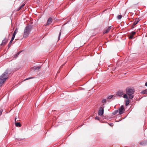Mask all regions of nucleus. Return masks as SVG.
<instances>
[{
	"instance_id": "1",
	"label": "nucleus",
	"mask_w": 147,
	"mask_h": 147,
	"mask_svg": "<svg viewBox=\"0 0 147 147\" xmlns=\"http://www.w3.org/2000/svg\"><path fill=\"white\" fill-rule=\"evenodd\" d=\"M8 72L7 71L4 73L0 76V86H1L8 78Z\"/></svg>"
},
{
	"instance_id": "2",
	"label": "nucleus",
	"mask_w": 147,
	"mask_h": 147,
	"mask_svg": "<svg viewBox=\"0 0 147 147\" xmlns=\"http://www.w3.org/2000/svg\"><path fill=\"white\" fill-rule=\"evenodd\" d=\"M32 27L30 25L26 26L24 31L23 37L26 38L30 34L32 30Z\"/></svg>"
},
{
	"instance_id": "3",
	"label": "nucleus",
	"mask_w": 147,
	"mask_h": 147,
	"mask_svg": "<svg viewBox=\"0 0 147 147\" xmlns=\"http://www.w3.org/2000/svg\"><path fill=\"white\" fill-rule=\"evenodd\" d=\"M126 90L128 95L133 94L134 92V89L131 88H127L126 89Z\"/></svg>"
},
{
	"instance_id": "4",
	"label": "nucleus",
	"mask_w": 147,
	"mask_h": 147,
	"mask_svg": "<svg viewBox=\"0 0 147 147\" xmlns=\"http://www.w3.org/2000/svg\"><path fill=\"white\" fill-rule=\"evenodd\" d=\"M104 113V107H100L99 110L98 115L100 116L103 115Z\"/></svg>"
},
{
	"instance_id": "5",
	"label": "nucleus",
	"mask_w": 147,
	"mask_h": 147,
	"mask_svg": "<svg viewBox=\"0 0 147 147\" xmlns=\"http://www.w3.org/2000/svg\"><path fill=\"white\" fill-rule=\"evenodd\" d=\"M17 32H18V31L17 30V29H16L14 31V33L13 34L12 38L11 39V40L10 41L9 44H11V43L12 42V41H13V39L15 38V37L16 35V34Z\"/></svg>"
},
{
	"instance_id": "6",
	"label": "nucleus",
	"mask_w": 147,
	"mask_h": 147,
	"mask_svg": "<svg viewBox=\"0 0 147 147\" xmlns=\"http://www.w3.org/2000/svg\"><path fill=\"white\" fill-rule=\"evenodd\" d=\"M124 111L123 106L122 105L119 109V112L120 114H121L123 113Z\"/></svg>"
},
{
	"instance_id": "7",
	"label": "nucleus",
	"mask_w": 147,
	"mask_h": 147,
	"mask_svg": "<svg viewBox=\"0 0 147 147\" xmlns=\"http://www.w3.org/2000/svg\"><path fill=\"white\" fill-rule=\"evenodd\" d=\"M123 94V91L121 90H120L117 92V95L119 96H122Z\"/></svg>"
},
{
	"instance_id": "8",
	"label": "nucleus",
	"mask_w": 147,
	"mask_h": 147,
	"mask_svg": "<svg viewBox=\"0 0 147 147\" xmlns=\"http://www.w3.org/2000/svg\"><path fill=\"white\" fill-rule=\"evenodd\" d=\"M140 20L138 18H137L135 20V21L134 22L132 26H134L138 23L139 22Z\"/></svg>"
},
{
	"instance_id": "9",
	"label": "nucleus",
	"mask_w": 147,
	"mask_h": 147,
	"mask_svg": "<svg viewBox=\"0 0 147 147\" xmlns=\"http://www.w3.org/2000/svg\"><path fill=\"white\" fill-rule=\"evenodd\" d=\"M111 26L109 27H108V28H107L106 30H105L104 32H103L104 34L107 33L110 31V30L111 29Z\"/></svg>"
},
{
	"instance_id": "10",
	"label": "nucleus",
	"mask_w": 147,
	"mask_h": 147,
	"mask_svg": "<svg viewBox=\"0 0 147 147\" xmlns=\"http://www.w3.org/2000/svg\"><path fill=\"white\" fill-rule=\"evenodd\" d=\"M52 20L51 18H49L48 20L47 24L49 25L52 22Z\"/></svg>"
},
{
	"instance_id": "11",
	"label": "nucleus",
	"mask_w": 147,
	"mask_h": 147,
	"mask_svg": "<svg viewBox=\"0 0 147 147\" xmlns=\"http://www.w3.org/2000/svg\"><path fill=\"white\" fill-rule=\"evenodd\" d=\"M147 143V141H142L140 143V144L142 145H146Z\"/></svg>"
},
{
	"instance_id": "12",
	"label": "nucleus",
	"mask_w": 147,
	"mask_h": 147,
	"mask_svg": "<svg viewBox=\"0 0 147 147\" xmlns=\"http://www.w3.org/2000/svg\"><path fill=\"white\" fill-rule=\"evenodd\" d=\"M17 119V118L15 117V124L16 125L17 127H18V122L17 121V122H16V120Z\"/></svg>"
},
{
	"instance_id": "13",
	"label": "nucleus",
	"mask_w": 147,
	"mask_h": 147,
	"mask_svg": "<svg viewBox=\"0 0 147 147\" xmlns=\"http://www.w3.org/2000/svg\"><path fill=\"white\" fill-rule=\"evenodd\" d=\"M7 43L6 40H3L2 42V43L1 44V45H4L6 44Z\"/></svg>"
},
{
	"instance_id": "14",
	"label": "nucleus",
	"mask_w": 147,
	"mask_h": 147,
	"mask_svg": "<svg viewBox=\"0 0 147 147\" xmlns=\"http://www.w3.org/2000/svg\"><path fill=\"white\" fill-rule=\"evenodd\" d=\"M141 93L143 94H147V89L144 90L141 92Z\"/></svg>"
},
{
	"instance_id": "15",
	"label": "nucleus",
	"mask_w": 147,
	"mask_h": 147,
	"mask_svg": "<svg viewBox=\"0 0 147 147\" xmlns=\"http://www.w3.org/2000/svg\"><path fill=\"white\" fill-rule=\"evenodd\" d=\"M129 103V99H127L125 101V105L126 106H127L128 105Z\"/></svg>"
},
{
	"instance_id": "16",
	"label": "nucleus",
	"mask_w": 147,
	"mask_h": 147,
	"mask_svg": "<svg viewBox=\"0 0 147 147\" xmlns=\"http://www.w3.org/2000/svg\"><path fill=\"white\" fill-rule=\"evenodd\" d=\"M25 5V3H22L21 5L20 6V7H19V9H20L22 7L24 6V5Z\"/></svg>"
},
{
	"instance_id": "17",
	"label": "nucleus",
	"mask_w": 147,
	"mask_h": 147,
	"mask_svg": "<svg viewBox=\"0 0 147 147\" xmlns=\"http://www.w3.org/2000/svg\"><path fill=\"white\" fill-rule=\"evenodd\" d=\"M102 103H103V104L104 105L105 104H106V99H104L102 100Z\"/></svg>"
},
{
	"instance_id": "18",
	"label": "nucleus",
	"mask_w": 147,
	"mask_h": 147,
	"mask_svg": "<svg viewBox=\"0 0 147 147\" xmlns=\"http://www.w3.org/2000/svg\"><path fill=\"white\" fill-rule=\"evenodd\" d=\"M123 97L124 98L127 99H129L127 95L126 94H124L123 95Z\"/></svg>"
},
{
	"instance_id": "19",
	"label": "nucleus",
	"mask_w": 147,
	"mask_h": 147,
	"mask_svg": "<svg viewBox=\"0 0 147 147\" xmlns=\"http://www.w3.org/2000/svg\"><path fill=\"white\" fill-rule=\"evenodd\" d=\"M122 17V16L121 15H118L117 16V18L119 20L121 19Z\"/></svg>"
},
{
	"instance_id": "20",
	"label": "nucleus",
	"mask_w": 147,
	"mask_h": 147,
	"mask_svg": "<svg viewBox=\"0 0 147 147\" xmlns=\"http://www.w3.org/2000/svg\"><path fill=\"white\" fill-rule=\"evenodd\" d=\"M133 94H131V95H128L129 96V98L130 99H131L134 97V95H132Z\"/></svg>"
},
{
	"instance_id": "21",
	"label": "nucleus",
	"mask_w": 147,
	"mask_h": 147,
	"mask_svg": "<svg viewBox=\"0 0 147 147\" xmlns=\"http://www.w3.org/2000/svg\"><path fill=\"white\" fill-rule=\"evenodd\" d=\"M118 112V110H116L114 112H113V115H115L117 114Z\"/></svg>"
},
{
	"instance_id": "22",
	"label": "nucleus",
	"mask_w": 147,
	"mask_h": 147,
	"mask_svg": "<svg viewBox=\"0 0 147 147\" xmlns=\"http://www.w3.org/2000/svg\"><path fill=\"white\" fill-rule=\"evenodd\" d=\"M113 97V95H110L108 96L107 98L108 99H111Z\"/></svg>"
},
{
	"instance_id": "23",
	"label": "nucleus",
	"mask_w": 147,
	"mask_h": 147,
	"mask_svg": "<svg viewBox=\"0 0 147 147\" xmlns=\"http://www.w3.org/2000/svg\"><path fill=\"white\" fill-rule=\"evenodd\" d=\"M134 36L133 35H131V34H130V36H129V38L130 39H132L133 38H134Z\"/></svg>"
},
{
	"instance_id": "24",
	"label": "nucleus",
	"mask_w": 147,
	"mask_h": 147,
	"mask_svg": "<svg viewBox=\"0 0 147 147\" xmlns=\"http://www.w3.org/2000/svg\"><path fill=\"white\" fill-rule=\"evenodd\" d=\"M18 53H17L14 56V58H16L18 56Z\"/></svg>"
},
{
	"instance_id": "25",
	"label": "nucleus",
	"mask_w": 147,
	"mask_h": 147,
	"mask_svg": "<svg viewBox=\"0 0 147 147\" xmlns=\"http://www.w3.org/2000/svg\"><path fill=\"white\" fill-rule=\"evenodd\" d=\"M61 34V32H60L59 33V36L58 38V40H59L60 39Z\"/></svg>"
},
{
	"instance_id": "26",
	"label": "nucleus",
	"mask_w": 147,
	"mask_h": 147,
	"mask_svg": "<svg viewBox=\"0 0 147 147\" xmlns=\"http://www.w3.org/2000/svg\"><path fill=\"white\" fill-rule=\"evenodd\" d=\"M136 34V32L134 31L132 32L131 33V34L134 36V34Z\"/></svg>"
},
{
	"instance_id": "27",
	"label": "nucleus",
	"mask_w": 147,
	"mask_h": 147,
	"mask_svg": "<svg viewBox=\"0 0 147 147\" xmlns=\"http://www.w3.org/2000/svg\"><path fill=\"white\" fill-rule=\"evenodd\" d=\"M34 78L33 77H32L31 78H27V79H25L24 80H28V79H31V78Z\"/></svg>"
},
{
	"instance_id": "28",
	"label": "nucleus",
	"mask_w": 147,
	"mask_h": 147,
	"mask_svg": "<svg viewBox=\"0 0 147 147\" xmlns=\"http://www.w3.org/2000/svg\"><path fill=\"white\" fill-rule=\"evenodd\" d=\"M95 119H96V120H99V118L98 117H96L95 118Z\"/></svg>"
},
{
	"instance_id": "29",
	"label": "nucleus",
	"mask_w": 147,
	"mask_h": 147,
	"mask_svg": "<svg viewBox=\"0 0 147 147\" xmlns=\"http://www.w3.org/2000/svg\"><path fill=\"white\" fill-rule=\"evenodd\" d=\"M10 44H10L9 43V44H8V47L9 48L10 47Z\"/></svg>"
},
{
	"instance_id": "30",
	"label": "nucleus",
	"mask_w": 147,
	"mask_h": 147,
	"mask_svg": "<svg viewBox=\"0 0 147 147\" xmlns=\"http://www.w3.org/2000/svg\"><path fill=\"white\" fill-rule=\"evenodd\" d=\"M2 111H0V115L1 114Z\"/></svg>"
},
{
	"instance_id": "31",
	"label": "nucleus",
	"mask_w": 147,
	"mask_h": 147,
	"mask_svg": "<svg viewBox=\"0 0 147 147\" xmlns=\"http://www.w3.org/2000/svg\"><path fill=\"white\" fill-rule=\"evenodd\" d=\"M21 126V124L19 122V127Z\"/></svg>"
},
{
	"instance_id": "32",
	"label": "nucleus",
	"mask_w": 147,
	"mask_h": 147,
	"mask_svg": "<svg viewBox=\"0 0 147 147\" xmlns=\"http://www.w3.org/2000/svg\"><path fill=\"white\" fill-rule=\"evenodd\" d=\"M145 85L147 86V82L145 84Z\"/></svg>"
},
{
	"instance_id": "33",
	"label": "nucleus",
	"mask_w": 147,
	"mask_h": 147,
	"mask_svg": "<svg viewBox=\"0 0 147 147\" xmlns=\"http://www.w3.org/2000/svg\"><path fill=\"white\" fill-rule=\"evenodd\" d=\"M40 67H38L37 68H38V69H39L40 68Z\"/></svg>"
},
{
	"instance_id": "34",
	"label": "nucleus",
	"mask_w": 147,
	"mask_h": 147,
	"mask_svg": "<svg viewBox=\"0 0 147 147\" xmlns=\"http://www.w3.org/2000/svg\"><path fill=\"white\" fill-rule=\"evenodd\" d=\"M20 52H19V54H20Z\"/></svg>"
}]
</instances>
